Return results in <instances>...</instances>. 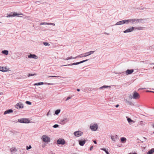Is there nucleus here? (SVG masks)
Returning a JSON list of instances; mask_svg holds the SVG:
<instances>
[{"label": "nucleus", "instance_id": "6", "mask_svg": "<svg viewBox=\"0 0 154 154\" xmlns=\"http://www.w3.org/2000/svg\"><path fill=\"white\" fill-rule=\"evenodd\" d=\"M95 52V51H90L88 52H87L85 53L82 54L81 55H82L83 57H86L89 56L91 54H93Z\"/></svg>", "mask_w": 154, "mask_h": 154}, {"label": "nucleus", "instance_id": "28", "mask_svg": "<svg viewBox=\"0 0 154 154\" xmlns=\"http://www.w3.org/2000/svg\"><path fill=\"white\" fill-rule=\"evenodd\" d=\"M111 87V86H107V85H103L102 87H100L99 88V89H102L103 88H110Z\"/></svg>", "mask_w": 154, "mask_h": 154}, {"label": "nucleus", "instance_id": "23", "mask_svg": "<svg viewBox=\"0 0 154 154\" xmlns=\"http://www.w3.org/2000/svg\"><path fill=\"white\" fill-rule=\"evenodd\" d=\"M2 53L5 55H7L8 54V51L7 50H4L2 51Z\"/></svg>", "mask_w": 154, "mask_h": 154}, {"label": "nucleus", "instance_id": "59", "mask_svg": "<svg viewBox=\"0 0 154 154\" xmlns=\"http://www.w3.org/2000/svg\"><path fill=\"white\" fill-rule=\"evenodd\" d=\"M2 93H0V95L2 94Z\"/></svg>", "mask_w": 154, "mask_h": 154}, {"label": "nucleus", "instance_id": "24", "mask_svg": "<svg viewBox=\"0 0 154 154\" xmlns=\"http://www.w3.org/2000/svg\"><path fill=\"white\" fill-rule=\"evenodd\" d=\"M126 138L125 137L121 138V141L123 143H125L126 141Z\"/></svg>", "mask_w": 154, "mask_h": 154}, {"label": "nucleus", "instance_id": "34", "mask_svg": "<svg viewBox=\"0 0 154 154\" xmlns=\"http://www.w3.org/2000/svg\"><path fill=\"white\" fill-rule=\"evenodd\" d=\"M35 73L32 74V73H29L28 74L27 76L29 77L30 76H33L36 75Z\"/></svg>", "mask_w": 154, "mask_h": 154}, {"label": "nucleus", "instance_id": "42", "mask_svg": "<svg viewBox=\"0 0 154 154\" xmlns=\"http://www.w3.org/2000/svg\"><path fill=\"white\" fill-rule=\"evenodd\" d=\"M72 97V96L71 97H68L66 99V101H67V100H69V99H70Z\"/></svg>", "mask_w": 154, "mask_h": 154}, {"label": "nucleus", "instance_id": "31", "mask_svg": "<svg viewBox=\"0 0 154 154\" xmlns=\"http://www.w3.org/2000/svg\"><path fill=\"white\" fill-rule=\"evenodd\" d=\"M125 101L126 102L128 103V104L130 105H131V106H133L134 105V104L131 102L128 101L127 100H126Z\"/></svg>", "mask_w": 154, "mask_h": 154}, {"label": "nucleus", "instance_id": "19", "mask_svg": "<svg viewBox=\"0 0 154 154\" xmlns=\"http://www.w3.org/2000/svg\"><path fill=\"white\" fill-rule=\"evenodd\" d=\"M127 120L128 122L130 125H131L135 122V121L132 120L129 118H127Z\"/></svg>", "mask_w": 154, "mask_h": 154}, {"label": "nucleus", "instance_id": "44", "mask_svg": "<svg viewBox=\"0 0 154 154\" xmlns=\"http://www.w3.org/2000/svg\"><path fill=\"white\" fill-rule=\"evenodd\" d=\"M126 22V24H128L130 23L129 19L125 20Z\"/></svg>", "mask_w": 154, "mask_h": 154}, {"label": "nucleus", "instance_id": "9", "mask_svg": "<svg viewBox=\"0 0 154 154\" xmlns=\"http://www.w3.org/2000/svg\"><path fill=\"white\" fill-rule=\"evenodd\" d=\"M18 15H19V14H18L17 13L15 12L13 13L11 12L10 14H8L7 17H14Z\"/></svg>", "mask_w": 154, "mask_h": 154}, {"label": "nucleus", "instance_id": "18", "mask_svg": "<svg viewBox=\"0 0 154 154\" xmlns=\"http://www.w3.org/2000/svg\"><path fill=\"white\" fill-rule=\"evenodd\" d=\"M13 110L12 109H9L7 110H6L4 113V115H6L7 114L10 113L12 112Z\"/></svg>", "mask_w": 154, "mask_h": 154}, {"label": "nucleus", "instance_id": "10", "mask_svg": "<svg viewBox=\"0 0 154 154\" xmlns=\"http://www.w3.org/2000/svg\"><path fill=\"white\" fill-rule=\"evenodd\" d=\"M134 29V27L132 26L131 28L128 29L124 31H123V32L124 33H127L128 32H130L133 31Z\"/></svg>", "mask_w": 154, "mask_h": 154}, {"label": "nucleus", "instance_id": "22", "mask_svg": "<svg viewBox=\"0 0 154 154\" xmlns=\"http://www.w3.org/2000/svg\"><path fill=\"white\" fill-rule=\"evenodd\" d=\"M123 24V20H121L117 22L115 24V25H119Z\"/></svg>", "mask_w": 154, "mask_h": 154}, {"label": "nucleus", "instance_id": "16", "mask_svg": "<svg viewBox=\"0 0 154 154\" xmlns=\"http://www.w3.org/2000/svg\"><path fill=\"white\" fill-rule=\"evenodd\" d=\"M79 144L81 146H83L86 142L85 140H79Z\"/></svg>", "mask_w": 154, "mask_h": 154}, {"label": "nucleus", "instance_id": "30", "mask_svg": "<svg viewBox=\"0 0 154 154\" xmlns=\"http://www.w3.org/2000/svg\"><path fill=\"white\" fill-rule=\"evenodd\" d=\"M60 112V109H58L56 110L55 112V114L57 115Z\"/></svg>", "mask_w": 154, "mask_h": 154}, {"label": "nucleus", "instance_id": "37", "mask_svg": "<svg viewBox=\"0 0 154 154\" xmlns=\"http://www.w3.org/2000/svg\"><path fill=\"white\" fill-rule=\"evenodd\" d=\"M43 44H44L45 46H49L50 44L48 42H43Z\"/></svg>", "mask_w": 154, "mask_h": 154}, {"label": "nucleus", "instance_id": "26", "mask_svg": "<svg viewBox=\"0 0 154 154\" xmlns=\"http://www.w3.org/2000/svg\"><path fill=\"white\" fill-rule=\"evenodd\" d=\"M154 152V148L151 149L147 152V154H152Z\"/></svg>", "mask_w": 154, "mask_h": 154}, {"label": "nucleus", "instance_id": "5", "mask_svg": "<svg viewBox=\"0 0 154 154\" xmlns=\"http://www.w3.org/2000/svg\"><path fill=\"white\" fill-rule=\"evenodd\" d=\"M15 107L18 109H20L23 108V105L21 103H19L15 105Z\"/></svg>", "mask_w": 154, "mask_h": 154}, {"label": "nucleus", "instance_id": "50", "mask_svg": "<svg viewBox=\"0 0 154 154\" xmlns=\"http://www.w3.org/2000/svg\"><path fill=\"white\" fill-rule=\"evenodd\" d=\"M104 34H106V35H109V33H107L106 32H105L104 33Z\"/></svg>", "mask_w": 154, "mask_h": 154}, {"label": "nucleus", "instance_id": "25", "mask_svg": "<svg viewBox=\"0 0 154 154\" xmlns=\"http://www.w3.org/2000/svg\"><path fill=\"white\" fill-rule=\"evenodd\" d=\"M10 150L11 152V153L13 154L14 152H16L17 151V150L14 147L11 148L10 149Z\"/></svg>", "mask_w": 154, "mask_h": 154}, {"label": "nucleus", "instance_id": "4", "mask_svg": "<svg viewBox=\"0 0 154 154\" xmlns=\"http://www.w3.org/2000/svg\"><path fill=\"white\" fill-rule=\"evenodd\" d=\"M90 128L92 131H95L97 130L98 128V125L97 124L91 125L90 126Z\"/></svg>", "mask_w": 154, "mask_h": 154}, {"label": "nucleus", "instance_id": "41", "mask_svg": "<svg viewBox=\"0 0 154 154\" xmlns=\"http://www.w3.org/2000/svg\"><path fill=\"white\" fill-rule=\"evenodd\" d=\"M32 148L31 146L29 145V146H27L26 147V149L27 150H28Z\"/></svg>", "mask_w": 154, "mask_h": 154}, {"label": "nucleus", "instance_id": "63", "mask_svg": "<svg viewBox=\"0 0 154 154\" xmlns=\"http://www.w3.org/2000/svg\"><path fill=\"white\" fill-rule=\"evenodd\" d=\"M153 68L154 69V66L153 67Z\"/></svg>", "mask_w": 154, "mask_h": 154}, {"label": "nucleus", "instance_id": "40", "mask_svg": "<svg viewBox=\"0 0 154 154\" xmlns=\"http://www.w3.org/2000/svg\"><path fill=\"white\" fill-rule=\"evenodd\" d=\"M59 126V125H57V124H55L53 126V127L54 128H57Z\"/></svg>", "mask_w": 154, "mask_h": 154}, {"label": "nucleus", "instance_id": "47", "mask_svg": "<svg viewBox=\"0 0 154 154\" xmlns=\"http://www.w3.org/2000/svg\"><path fill=\"white\" fill-rule=\"evenodd\" d=\"M45 84H46V85H50L52 84H51L50 83H45Z\"/></svg>", "mask_w": 154, "mask_h": 154}, {"label": "nucleus", "instance_id": "17", "mask_svg": "<svg viewBox=\"0 0 154 154\" xmlns=\"http://www.w3.org/2000/svg\"><path fill=\"white\" fill-rule=\"evenodd\" d=\"M111 139L113 141L115 142L116 140L118 139V136L117 135H116L115 136H111Z\"/></svg>", "mask_w": 154, "mask_h": 154}, {"label": "nucleus", "instance_id": "29", "mask_svg": "<svg viewBox=\"0 0 154 154\" xmlns=\"http://www.w3.org/2000/svg\"><path fill=\"white\" fill-rule=\"evenodd\" d=\"M144 28L142 27H135L134 29H137L138 30H142L143 29H144Z\"/></svg>", "mask_w": 154, "mask_h": 154}, {"label": "nucleus", "instance_id": "13", "mask_svg": "<svg viewBox=\"0 0 154 154\" xmlns=\"http://www.w3.org/2000/svg\"><path fill=\"white\" fill-rule=\"evenodd\" d=\"M79 62H76V63H70L68 64H66V65H64L62 66H71L72 65H77L79 64Z\"/></svg>", "mask_w": 154, "mask_h": 154}, {"label": "nucleus", "instance_id": "36", "mask_svg": "<svg viewBox=\"0 0 154 154\" xmlns=\"http://www.w3.org/2000/svg\"><path fill=\"white\" fill-rule=\"evenodd\" d=\"M88 59H86V60H82V61H81L79 62V63H80V64H81V63H84L86 61H88Z\"/></svg>", "mask_w": 154, "mask_h": 154}, {"label": "nucleus", "instance_id": "2", "mask_svg": "<svg viewBox=\"0 0 154 154\" xmlns=\"http://www.w3.org/2000/svg\"><path fill=\"white\" fill-rule=\"evenodd\" d=\"M18 122L23 123H29L30 122V120L26 118H21L18 119Z\"/></svg>", "mask_w": 154, "mask_h": 154}, {"label": "nucleus", "instance_id": "61", "mask_svg": "<svg viewBox=\"0 0 154 154\" xmlns=\"http://www.w3.org/2000/svg\"><path fill=\"white\" fill-rule=\"evenodd\" d=\"M144 138L145 139H146V138L145 137H144Z\"/></svg>", "mask_w": 154, "mask_h": 154}, {"label": "nucleus", "instance_id": "55", "mask_svg": "<svg viewBox=\"0 0 154 154\" xmlns=\"http://www.w3.org/2000/svg\"><path fill=\"white\" fill-rule=\"evenodd\" d=\"M77 91H80V89H77Z\"/></svg>", "mask_w": 154, "mask_h": 154}, {"label": "nucleus", "instance_id": "15", "mask_svg": "<svg viewBox=\"0 0 154 154\" xmlns=\"http://www.w3.org/2000/svg\"><path fill=\"white\" fill-rule=\"evenodd\" d=\"M146 20V19H137V22L140 23H145L144 21V20Z\"/></svg>", "mask_w": 154, "mask_h": 154}, {"label": "nucleus", "instance_id": "14", "mask_svg": "<svg viewBox=\"0 0 154 154\" xmlns=\"http://www.w3.org/2000/svg\"><path fill=\"white\" fill-rule=\"evenodd\" d=\"M69 121V119H68L65 118L62 119H61L60 122L62 124H64Z\"/></svg>", "mask_w": 154, "mask_h": 154}, {"label": "nucleus", "instance_id": "46", "mask_svg": "<svg viewBox=\"0 0 154 154\" xmlns=\"http://www.w3.org/2000/svg\"><path fill=\"white\" fill-rule=\"evenodd\" d=\"M93 146H91L90 148V151H91L92 150V149H93Z\"/></svg>", "mask_w": 154, "mask_h": 154}, {"label": "nucleus", "instance_id": "54", "mask_svg": "<svg viewBox=\"0 0 154 154\" xmlns=\"http://www.w3.org/2000/svg\"><path fill=\"white\" fill-rule=\"evenodd\" d=\"M146 92H151L152 91H150L147 90V91H146Z\"/></svg>", "mask_w": 154, "mask_h": 154}, {"label": "nucleus", "instance_id": "56", "mask_svg": "<svg viewBox=\"0 0 154 154\" xmlns=\"http://www.w3.org/2000/svg\"><path fill=\"white\" fill-rule=\"evenodd\" d=\"M144 8H139V9H144Z\"/></svg>", "mask_w": 154, "mask_h": 154}, {"label": "nucleus", "instance_id": "8", "mask_svg": "<svg viewBox=\"0 0 154 154\" xmlns=\"http://www.w3.org/2000/svg\"><path fill=\"white\" fill-rule=\"evenodd\" d=\"M83 134V133L80 131H76L74 132V134L75 136L79 137L82 136Z\"/></svg>", "mask_w": 154, "mask_h": 154}, {"label": "nucleus", "instance_id": "7", "mask_svg": "<svg viewBox=\"0 0 154 154\" xmlns=\"http://www.w3.org/2000/svg\"><path fill=\"white\" fill-rule=\"evenodd\" d=\"M57 143L58 144L64 145L65 144V142L64 139L60 138L57 140Z\"/></svg>", "mask_w": 154, "mask_h": 154}, {"label": "nucleus", "instance_id": "64", "mask_svg": "<svg viewBox=\"0 0 154 154\" xmlns=\"http://www.w3.org/2000/svg\"><path fill=\"white\" fill-rule=\"evenodd\" d=\"M152 109H154V108H153Z\"/></svg>", "mask_w": 154, "mask_h": 154}, {"label": "nucleus", "instance_id": "48", "mask_svg": "<svg viewBox=\"0 0 154 154\" xmlns=\"http://www.w3.org/2000/svg\"><path fill=\"white\" fill-rule=\"evenodd\" d=\"M123 24H126V22L125 20H123Z\"/></svg>", "mask_w": 154, "mask_h": 154}, {"label": "nucleus", "instance_id": "12", "mask_svg": "<svg viewBox=\"0 0 154 154\" xmlns=\"http://www.w3.org/2000/svg\"><path fill=\"white\" fill-rule=\"evenodd\" d=\"M28 57L29 58H33L35 59H38V57L35 54H30L28 56Z\"/></svg>", "mask_w": 154, "mask_h": 154}, {"label": "nucleus", "instance_id": "62", "mask_svg": "<svg viewBox=\"0 0 154 154\" xmlns=\"http://www.w3.org/2000/svg\"><path fill=\"white\" fill-rule=\"evenodd\" d=\"M153 133L154 134V131L153 132Z\"/></svg>", "mask_w": 154, "mask_h": 154}, {"label": "nucleus", "instance_id": "43", "mask_svg": "<svg viewBox=\"0 0 154 154\" xmlns=\"http://www.w3.org/2000/svg\"><path fill=\"white\" fill-rule=\"evenodd\" d=\"M48 25H51L54 26L55 25V24L54 23H48Z\"/></svg>", "mask_w": 154, "mask_h": 154}, {"label": "nucleus", "instance_id": "32", "mask_svg": "<svg viewBox=\"0 0 154 154\" xmlns=\"http://www.w3.org/2000/svg\"><path fill=\"white\" fill-rule=\"evenodd\" d=\"M101 150H103L104 152H105L106 153V154H109V152L106 150V149L105 148H102L101 149Z\"/></svg>", "mask_w": 154, "mask_h": 154}, {"label": "nucleus", "instance_id": "27", "mask_svg": "<svg viewBox=\"0 0 154 154\" xmlns=\"http://www.w3.org/2000/svg\"><path fill=\"white\" fill-rule=\"evenodd\" d=\"M44 84H45V83H44L43 82H38V83H36L34 84V85L38 86V85H43Z\"/></svg>", "mask_w": 154, "mask_h": 154}, {"label": "nucleus", "instance_id": "58", "mask_svg": "<svg viewBox=\"0 0 154 154\" xmlns=\"http://www.w3.org/2000/svg\"><path fill=\"white\" fill-rule=\"evenodd\" d=\"M151 92L154 93V91H152Z\"/></svg>", "mask_w": 154, "mask_h": 154}, {"label": "nucleus", "instance_id": "52", "mask_svg": "<svg viewBox=\"0 0 154 154\" xmlns=\"http://www.w3.org/2000/svg\"><path fill=\"white\" fill-rule=\"evenodd\" d=\"M49 112H50V111H49L47 113V116H48L49 115Z\"/></svg>", "mask_w": 154, "mask_h": 154}, {"label": "nucleus", "instance_id": "49", "mask_svg": "<svg viewBox=\"0 0 154 154\" xmlns=\"http://www.w3.org/2000/svg\"><path fill=\"white\" fill-rule=\"evenodd\" d=\"M119 106V104H117V105H116L115 107L116 108H117V107H118Z\"/></svg>", "mask_w": 154, "mask_h": 154}, {"label": "nucleus", "instance_id": "57", "mask_svg": "<svg viewBox=\"0 0 154 154\" xmlns=\"http://www.w3.org/2000/svg\"><path fill=\"white\" fill-rule=\"evenodd\" d=\"M143 89H146V88H143Z\"/></svg>", "mask_w": 154, "mask_h": 154}, {"label": "nucleus", "instance_id": "33", "mask_svg": "<svg viewBox=\"0 0 154 154\" xmlns=\"http://www.w3.org/2000/svg\"><path fill=\"white\" fill-rule=\"evenodd\" d=\"M74 57H69L66 58H64L63 59L65 60H67L72 59H74Z\"/></svg>", "mask_w": 154, "mask_h": 154}, {"label": "nucleus", "instance_id": "53", "mask_svg": "<svg viewBox=\"0 0 154 154\" xmlns=\"http://www.w3.org/2000/svg\"><path fill=\"white\" fill-rule=\"evenodd\" d=\"M93 142H94V143L95 144H97V142H96V141L95 140H94V141H93Z\"/></svg>", "mask_w": 154, "mask_h": 154}, {"label": "nucleus", "instance_id": "60", "mask_svg": "<svg viewBox=\"0 0 154 154\" xmlns=\"http://www.w3.org/2000/svg\"><path fill=\"white\" fill-rule=\"evenodd\" d=\"M153 127L154 128V125H153Z\"/></svg>", "mask_w": 154, "mask_h": 154}, {"label": "nucleus", "instance_id": "51", "mask_svg": "<svg viewBox=\"0 0 154 154\" xmlns=\"http://www.w3.org/2000/svg\"><path fill=\"white\" fill-rule=\"evenodd\" d=\"M129 98L131 99H132V96L131 95L130 96H129Z\"/></svg>", "mask_w": 154, "mask_h": 154}, {"label": "nucleus", "instance_id": "3", "mask_svg": "<svg viewBox=\"0 0 154 154\" xmlns=\"http://www.w3.org/2000/svg\"><path fill=\"white\" fill-rule=\"evenodd\" d=\"M43 141L45 142H48L50 141V139L49 137L46 135H44L42 138Z\"/></svg>", "mask_w": 154, "mask_h": 154}, {"label": "nucleus", "instance_id": "39", "mask_svg": "<svg viewBox=\"0 0 154 154\" xmlns=\"http://www.w3.org/2000/svg\"><path fill=\"white\" fill-rule=\"evenodd\" d=\"M48 23L46 22H42L40 24V25H48Z\"/></svg>", "mask_w": 154, "mask_h": 154}, {"label": "nucleus", "instance_id": "20", "mask_svg": "<svg viewBox=\"0 0 154 154\" xmlns=\"http://www.w3.org/2000/svg\"><path fill=\"white\" fill-rule=\"evenodd\" d=\"M137 19H129L130 23L131 24L136 23L137 22Z\"/></svg>", "mask_w": 154, "mask_h": 154}, {"label": "nucleus", "instance_id": "11", "mask_svg": "<svg viewBox=\"0 0 154 154\" xmlns=\"http://www.w3.org/2000/svg\"><path fill=\"white\" fill-rule=\"evenodd\" d=\"M139 97V94L136 91H135L133 93L132 98L134 99H137Z\"/></svg>", "mask_w": 154, "mask_h": 154}, {"label": "nucleus", "instance_id": "45", "mask_svg": "<svg viewBox=\"0 0 154 154\" xmlns=\"http://www.w3.org/2000/svg\"><path fill=\"white\" fill-rule=\"evenodd\" d=\"M60 77L59 76H49L48 77H57V78H58Z\"/></svg>", "mask_w": 154, "mask_h": 154}, {"label": "nucleus", "instance_id": "38", "mask_svg": "<svg viewBox=\"0 0 154 154\" xmlns=\"http://www.w3.org/2000/svg\"><path fill=\"white\" fill-rule=\"evenodd\" d=\"M26 103L27 104H28V105H31L32 104V103H31V102L29 101H26Z\"/></svg>", "mask_w": 154, "mask_h": 154}, {"label": "nucleus", "instance_id": "21", "mask_svg": "<svg viewBox=\"0 0 154 154\" xmlns=\"http://www.w3.org/2000/svg\"><path fill=\"white\" fill-rule=\"evenodd\" d=\"M0 71L2 72H6L7 71V68L6 67H4L0 66Z\"/></svg>", "mask_w": 154, "mask_h": 154}, {"label": "nucleus", "instance_id": "35", "mask_svg": "<svg viewBox=\"0 0 154 154\" xmlns=\"http://www.w3.org/2000/svg\"><path fill=\"white\" fill-rule=\"evenodd\" d=\"M83 57V56L82 55H81V54L80 55H78L77 56L75 57L74 58L76 59V58H81V57Z\"/></svg>", "mask_w": 154, "mask_h": 154}, {"label": "nucleus", "instance_id": "1", "mask_svg": "<svg viewBox=\"0 0 154 154\" xmlns=\"http://www.w3.org/2000/svg\"><path fill=\"white\" fill-rule=\"evenodd\" d=\"M134 71L133 69H128L125 72H122L119 73V74L121 75V76L124 75L125 76V74L128 75L132 74Z\"/></svg>", "mask_w": 154, "mask_h": 154}]
</instances>
